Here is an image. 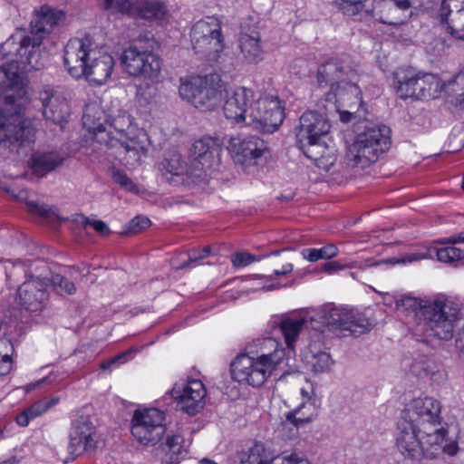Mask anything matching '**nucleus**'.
<instances>
[{"instance_id":"obj_1","label":"nucleus","mask_w":464,"mask_h":464,"mask_svg":"<svg viewBox=\"0 0 464 464\" xmlns=\"http://www.w3.org/2000/svg\"><path fill=\"white\" fill-rule=\"evenodd\" d=\"M65 19L63 10L43 5L34 11L30 30L18 29L1 44L0 53L19 58L24 69L40 70L46 62V55L41 50L42 43Z\"/></svg>"},{"instance_id":"obj_2","label":"nucleus","mask_w":464,"mask_h":464,"mask_svg":"<svg viewBox=\"0 0 464 464\" xmlns=\"http://www.w3.org/2000/svg\"><path fill=\"white\" fill-rule=\"evenodd\" d=\"M285 352L274 338L257 339L247 353L236 357L231 364L232 378L252 387H261L282 371Z\"/></svg>"},{"instance_id":"obj_3","label":"nucleus","mask_w":464,"mask_h":464,"mask_svg":"<svg viewBox=\"0 0 464 464\" xmlns=\"http://www.w3.org/2000/svg\"><path fill=\"white\" fill-rule=\"evenodd\" d=\"M99 53V44L90 34L71 39L63 53V62L70 75L76 79L84 77L90 83L105 84L111 74L114 62L107 53L97 57Z\"/></svg>"},{"instance_id":"obj_4","label":"nucleus","mask_w":464,"mask_h":464,"mask_svg":"<svg viewBox=\"0 0 464 464\" xmlns=\"http://www.w3.org/2000/svg\"><path fill=\"white\" fill-rule=\"evenodd\" d=\"M401 302L403 306L411 307L414 311L419 310L416 313L421 317L419 326L424 331L426 337H436L440 340L452 338L460 312L459 304L444 295L425 302L405 296Z\"/></svg>"},{"instance_id":"obj_5","label":"nucleus","mask_w":464,"mask_h":464,"mask_svg":"<svg viewBox=\"0 0 464 464\" xmlns=\"http://www.w3.org/2000/svg\"><path fill=\"white\" fill-rule=\"evenodd\" d=\"M106 121L121 135L120 138L109 137L106 147L115 149L116 158L128 169L140 166L150 146L145 130L134 125L132 117L126 111H120L117 116L111 115Z\"/></svg>"},{"instance_id":"obj_6","label":"nucleus","mask_w":464,"mask_h":464,"mask_svg":"<svg viewBox=\"0 0 464 464\" xmlns=\"http://www.w3.org/2000/svg\"><path fill=\"white\" fill-rule=\"evenodd\" d=\"M1 90L0 142H30L34 136V130L23 117V112L29 104L27 89Z\"/></svg>"},{"instance_id":"obj_7","label":"nucleus","mask_w":464,"mask_h":464,"mask_svg":"<svg viewBox=\"0 0 464 464\" xmlns=\"http://www.w3.org/2000/svg\"><path fill=\"white\" fill-rule=\"evenodd\" d=\"M158 43L152 36H140L121 56L126 72L134 77L155 79L161 69L160 57L154 53Z\"/></svg>"},{"instance_id":"obj_8","label":"nucleus","mask_w":464,"mask_h":464,"mask_svg":"<svg viewBox=\"0 0 464 464\" xmlns=\"http://www.w3.org/2000/svg\"><path fill=\"white\" fill-rule=\"evenodd\" d=\"M441 405L432 397L415 398L408 403L402 412L401 420L411 422L423 434L425 440L433 445L441 440L440 434Z\"/></svg>"},{"instance_id":"obj_9","label":"nucleus","mask_w":464,"mask_h":464,"mask_svg":"<svg viewBox=\"0 0 464 464\" xmlns=\"http://www.w3.org/2000/svg\"><path fill=\"white\" fill-rule=\"evenodd\" d=\"M390 133V129L385 125L366 129L349 147L348 160L362 168L375 162L381 154L389 150Z\"/></svg>"},{"instance_id":"obj_10","label":"nucleus","mask_w":464,"mask_h":464,"mask_svg":"<svg viewBox=\"0 0 464 464\" xmlns=\"http://www.w3.org/2000/svg\"><path fill=\"white\" fill-rule=\"evenodd\" d=\"M285 102L277 95H265L262 89H258V95L248 111L246 126L262 133H274L285 120Z\"/></svg>"},{"instance_id":"obj_11","label":"nucleus","mask_w":464,"mask_h":464,"mask_svg":"<svg viewBox=\"0 0 464 464\" xmlns=\"http://www.w3.org/2000/svg\"><path fill=\"white\" fill-rule=\"evenodd\" d=\"M190 38L195 53L210 62L217 61L225 47L221 24L215 17L198 21L191 28Z\"/></svg>"},{"instance_id":"obj_12","label":"nucleus","mask_w":464,"mask_h":464,"mask_svg":"<svg viewBox=\"0 0 464 464\" xmlns=\"http://www.w3.org/2000/svg\"><path fill=\"white\" fill-rule=\"evenodd\" d=\"M166 414L158 408L138 409L131 418V434L141 445L152 447L166 433Z\"/></svg>"},{"instance_id":"obj_13","label":"nucleus","mask_w":464,"mask_h":464,"mask_svg":"<svg viewBox=\"0 0 464 464\" xmlns=\"http://www.w3.org/2000/svg\"><path fill=\"white\" fill-rule=\"evenodd\" d=\"M224 102V115L231 124L238 127L246 126L251 103L258 95V89H221Z\"/></svg>"},{"instance_id":"obj_14","label":"nucleus","mask_w":464,"mask_h":464,"mask_svg":"<svg viewBox=\"0 0 464 464\" xmlns=\"http://www.w3.org/2000/svg\"><path fill=\"white\" fill-rule=\"evenodd\" d=\"M171 394L180 411L195 415L205 406L207 389L202 381L188 379L176 382Z\"/></svg>"},{"instance_id":"obj_15","label":"nucleus","mask_w":464,"mask_h":464,"mask_svg":"<svg viewBox=\"0 0 464 464\" xmlns=\"http://www.w3.org/2000/svg\"><path fill=\"white\" fill-rule=\"evenodd\" d=\"M99 440L97 428L90 416L81 415L72 420L68 443V451L71 455L79 456L93 450Z\"/></svg>"},{"instance_id":"obj_16","label":"nucleus","mask_w":464,"mask_h":464,"mask_svg":"<svg viewBox=\"0 0 464 464\" xmlns=\"http://www.w3.org/2000/svg\"><path fill=\"white\" fill-rule=\"evenodd\" d=\"M228 150L234 161L241 165L256 164L269 152L266 141L256 135L231 138Z\"/></svg>"},{"instance_id":"obj_17","label":"nucleus","mask_w":464,"mask_h":464,"mask_svg":"<svg viewBox=\"0 0 464 464\" xmlns=\"http://www.w3.org/2000/svg\"><path fill=\"white\" fill-rule=\"evenodd\" d=\"M327 104L324 105L326 111L335 110L340 115V121L344 123L352 121L353 119H361L364 114L363 102L359 94H353L346 92V89H335L328 92L326 96Z\"/></svg>"},{"instance_id":"obj_18","label":"nucleus","mask_w":464,"mask_h":464,"mask_svg":"<svg viewBox=\"0 0 464 464\" xmlns=\"http://www.w3.org/2000/svg\"><path fill=\"white\" fill-rule=\"evenodd\" d=\"M105 8L141 19H161L166 14L164 3L159 0H104Z\"/></svg>"},{"instance_id":"obj_19","label":"nucleus","mask_w":464,"mask_h":464,"mask_svg":"<svg viewBox=\"0 0 464 464\" xmlns=\"http://www.w3.org/2000/svg\"><path fill=\"white\" fill-rule=\"evenodd\" d=\"M42 276H29L18 288L20 304L28 311H41L48 300L49 278Z\"/></svg>"},{"instance_id":"obj_20","label":"nucleus","mask_w":464,"mask_h":464,"mask_svg":"<svg viewBox=\"0 0 464 464\" xmlns=\"http://www.w3.org/2000/svg\"><path fill=\"white\" fill-rule=\"evenodd\" d=\"M396 447L402 456L411 459L426 458L427 444L423 434L411 422L400 420L396 436Z\"/></svg>"},{"instance_id":"obj_21","label":"nucleus","mask_w":464,"mask_h":464,"mask_svg":"<svg viewBox=\"0 0 464 464\" xmlns=\"http://www.w3.org/2000/svg\"><path fill=\"white\" fill-rule=\"evenodd\" d=\"M317 82L319 85L329 87H344L352 85L357 87L356 73L343 62L333 59L319 66L317 70Z\"/></svg>"},{"instance_id":"obj_22","label":"nucleus","mask_w":464,"mask_h":464,"mask_svg":"<svg viewBox=\"0 0 464 464\" xmlns=\"http://www.w3.org/2000/svg\"><path fill=\"white\" fill-rule=\"evenodd\" d=\"M329 130L330 124L324 113L314 111H305L300 117L296 134L297 142L300 146L319 141Z\"/></svg>"},{"instance_id":"obj_23","label":"nucleus","mask_w":464,"mask_h":464,"mask_svg":"<svg viewBox=\"0 0 464 464\" xmlns=\"http://www.w3.org/2000/svg\"><path fill=\"white\" fill-rule=\"evenodd\" d=\"M191 152L202 169H209L221 161L222 143L218 138L205 136L193 143Z\"/></svg>"},{"instance_id":"obj_24","label":"nucleus","mask_w":464,"mask_h":464,"mask_svg":"<svg viewBox=\"0 0 464 464\" xmlns=\"http://www.w3.org/2000/svg\"><path fill=\"white\" fill-rule=\"evenodd\" d=\"M410 0H381L379 3V22L398 26L405 24L411 16Z\"/></svg>"},{"instance_id":"obj_25","label":"nucleus","mask_w":464,"mask_h":464,"mask_svg":"<svg viewBox=\"0 0 464 464\" xmlns=\"http://www.w3.org/2000/svg\"><path fill=\"white\" fill-rule=\"evenodd\" d=\"M183 101L203 111H213L222 102L221 89H179Z\"/></svg>"},{"instance_id":"obj_26","label":"nucleus","mask_w":464,"mask_h":464,"mask_svg":"<svg viewBox=\"0 0 464 464\" xmlns=\"http://www.w3.org/2000/svg\"><path fill=\"white\" fill-rule=\"evenodd\" d=\"M304 155L314 162L321 169L328 171L336 162L337 154L334 145H328L321 140L316 142H309L307 145H300Z\"/></svg>"},{"instance_id":"obj_27","label":"nucleus","mask_w":464,"mask_h":464,"mask_svg":"<svg viewBox=\"0 0 464 464\" xmlns=\"http://www.w3.org/2000/svg\"><path fill=\"white\" fill-rule=\"evenodd\" d=\"M2 56L9 62L0 66V87H26L28 81L25 71L28 69H24L19 58Z\"/></svg>"},{"instance_id":"obj_28","label":"nucleus","mask_w":464,"mask_h":464,"mask_svg":"<svg viewBox=\"0 0 464 464\" xmlns=\"http://www.w3.org/2000/svg\"><path fill=\"white\" fill-rule=\"evenodd\" d=\"M40 96L43 114L46 120L58 124L67 121L71 113V109L65 99L57 98L53 102L50 97V90L46 89L40 93Z\"/></svg>"},{"instance_id":"obj_29","label":"nucleus","mask_w":464,"mask_h":464,"mask_svg":"<svg viewBox=\"0 0 464 464\" xmlns=\"http://www.w3.org/2000/svg\"><path fill=\"white\" fill-rule=\"evenodd\" d=\"M393 75L399 87L402 85H435L436 87H443V85H440V81L437 75L420 72L411 66L399 68L394 72Z\"/></svg>"},{"instance_id":"obj_30","label":"nucleus","mask_w":464,"mask_h":464,"mask_svg":"<svg viewBox=\"0 0 464 464\" xmlns=\"http://www.w3.org/2000/svg\"><path fill=\"white\" fill-rule=\"evenodd\" d=\"M343 314L340 316V324H336L335 330L347 331L352 334H362L371 328L369 319L358 310L343 306Z\"/></svg>"},{"instance_id":"obj_31","label":"nucleus","mask_w":464,"mask_h":464,"mask_svg":"<svg viewBox=\"0 0 464 464\" xmlns=\"http://www.w3.org/2000/svg\"><path fill=\"white\" fill-rule=\"evenodd\" d=\"M239 48L244 58L249 63H257L262 59L263 49L260 44V34L241 33L238 37Z\"/></svg>"},{"instance_id":"obj_32","label":"nucleus","mask_w":464,"mask_h":464,"mask_svg":"<svg viewBox=\"0 0 464 464\" xmlns=\"http://www.w3.org/2000/svg\"><path fill=\"white\" fill-rule=\"evenodd\" d=\"M318 415L316 401H302L294 411L285 414V419L296 428L303 427Z\"/></svg>"},{"instance_id":"obj_33","label":"nucleus","mask_w":464,"mask_h":464,"mask_svg":"<svg viewBox=\"0 0 464 464\" xmlns=\"http://www.w3.org/2000/svg\"><path fill=\"white\" fill-rule=\"evenodd\" d=\"M222 83L220 74L213 70L190 73L180 78L181 87H221Z\"/></svg>"},{"instance_id":"obj_34","label":"nucleus","mask_w":464,"mask_h":464,"mask_svg":"<svg viewBox=\"0 0 464 464\" xmlns=\"http://www.w3.org/2000/svg\"><path fill=\"white\" fill-rule=\"evenodd\" d=\"M104 112L97 102H91L85 106L82 115V125L90 132L97 134L105 130Z\"/></svg>"},{"instance_id":"obj_35","label":"nucleus","mask_w":464,"mask_h":464,"mask_svg":"<svg viewBox=\"0 0 464 464\" xmlns=\"http://www.w3.org/2000/svg\"><path fill=\"white\" fill-rule=\"evenodd\" d=\"M58 402V397L43 399L34 402L16 416L17 424L21 427H26L32 420L41 416Z\"/></svg>"},{"instance_id":"obj_36","label":"nucleus","mask_w":464,"mask_h":464,"mask_svg":"<svg viewBox=\"0 0 464 464\" xmlns=\"http://www.w3.org/2000/svg\"><path fill=\"white\" fill-rule=\"evenodd\" d=\"M63 162V158L56 151L36 154L32 158V169L40 175L44 176L54 170Z\"/></svg>"},{"instance_id":"obj_37","label":"nucleus","mask_w":464,"mask_h":464,"mask_svg":"<svg viewBox=\"0 0 464 464\" xmlns=\"http://www.w3.org/2000/svg\"><path fill=\"white\" fill-rule=\"evenodd\" d=\"M446 430L441 428L440 430V434L442 436L441 440L436 441L437 443L433 445L432 442L429 441V438L425 440V443L427 444L426 449V458L430 459H434L439 458L442 453L447 454L448 456H455L459 451V447L456 441H446Z\"/></svg>"},{"instance_id":"obj_38","label":"nucleus","mask_w":464,"mask_h":464,"mask_svg":"<svg viewBox=\"0 0 464 464\" xmlns=\"http://www.w3.org/2000/svg\"><path fill=\"white\" fill-rule=\"evenodd\" d=\"M305 323L304 317H285L280 322V330L289 349H294L295 343Z\"/></svg>"},{"instance_id":"obj_39","label":"nucleus","mask_w":464,"mask_h":464,"mask_svg":"<svg viewBox=\"0 0 464 464\" xmlns=\"http://www.w3.org/2000/svg\"><path fill=\"white\" fill-rule=\"evenodd\" d=\"M342 313L343 306H336L334 304H328L318 310L317 316L324 325L335 330L336 324H340V316L343 314Z\"/></svg>"},{"instance_id":"obj_40","label":"nucleus","mask_w":464,"mask_h":464,"mask_svg":"<svg viewBox=\"0 0 464 464\" xmlns=\"http://www.w3.org/2000/svg\"><path fill=\"white\" fill-rule=\"evenodd\" d=\"M338 248L334 244H328L321 248H305L302 251V256L309 262H316L320 259H330L336 256Z\"/></svg>"},{"instance_id":"obj_41","label":"nucleus","mask_w":464,"mask_h":464,"mask_svg":"<svg viewBox=\"0 0 464 464\" xmlns=\"http://www.w3.org/2000/svg\"><path fill=\"white\" fill-rule=\"evenodd\" d=\"M271 456L264 444L256 443L248 450L240 464H269Z\"/></svg>"},{"instance_id":"obj_42","label":"nucleus","mask_w":464,"mask_h":464,"mask_svg":"<svg viewBox=\"0 0 464 464\" xmlns=\"http://www.w3.org/2000/svg\"><path fill=\"white\" fill-rule=\"evenodd\" d=\"M182 442L183 439L180 435H171L167 437L165 444L162 445V450L169 455V460H166V463L169 462L170 464H178L179 455L183 451Z\"/></svg>"},{"instance_id":"obj_43","label":"nucleus","mask_w":464,"mask_h":464,"mask_svg":"<svg viewBox=\"0 0 464 464\" xmlns=\"http://www.w3.org/2000/svg\"><path fill=\"white\" fill-rule=\"evenodd\" d=\"M179 154H171L169 158H165L160 164L159 169L163 176L171 175L179 176L183 173L184 164Z\"/></svg>"},{"instance_id":"obj_44","label":"nucleus","mask_w":464,"mask_h":464,"mask_svg":"<svg viewBox=\"0 0 464 464\" xmlns=\"http://www.w3.org/2000/svg\"><path fill=\"white\" fill-rule=\"evenodd\" d=\"M308 363L313 372L320 373L329 371L334 364V361L329 353L321 352L313 354Z\"/></svg>"},{"instance_id":"obj_45","label":"nucleus","mask_w":464,"mask_h":464,"mask_svg":"<svg viewBox=\"0 0 464 464\" xmlns=\"http://www.w3.org/2000/svg\"><path fill=\"white\" fill-rule=\"evenodd\" d=\"M429 257V254L426 250H419L416 252H411L408 254H404L399 257H391L386 260H383L382 262L385 264H389L391 266H396V265H410L423 259H426Z\"/></svg>"},{"instance_id":"obj_46","label":"nucleus","mask_w":464,"mask_h":464,"mask_svg":"<svg viewBox=\"0 0 464 464\" xmlns=\"http://www.w3.org/2000/svg\"><path fill=\"white\" fill-rule=\"evenodd\" d=\"M211 255V248L206 246L201 249H192L188 253V259L183 263L177 265V269L192 268L198 265L199 260Z\"/></svg>"},{"instance_id":"obj_47","label":"nucleus","mask_w":464,"mask_h":464,"mask_svg":"<svg viewBox=\"0 0 464 464\" xmlns=\"http://www.w3.org/2000/svg\"><path fill=\"white\" fill-rule=\"evenodd\" d=\"M49 285H52L61 295H73L76 292L74 284L59 274L52 276L51 279H49Z\"/></svg>"},{"instance_id":"obj_48","label":"nucleus","mask_w":464,"mask_h":464,"mask_svg":"<svg viewBox=\"0 0 464 464\" xmlns=\"http://www.w3.org/2000/svg\"><path fill=\"white\" fill-rule=\"evenodd\" d=\"M448 28L454 38L464 41V8L453 14Z\"/></svg>"},{"instance_id":"obj_49","label":"nucleus","mask_w":464,"mask_h":464,"mask_svg":"<svg viewBox=\"0 0 464 464\" xmlns=\"http://www.w3.org/2000/svg\"><path fill=\"white\" fill-rule=\"evenodd\" d=\"M111 178L112 180L118 184L122 189L132 192V193H138L139 188L137 185L132 181L130 178L127 176V174L118 169H111Z\"/></svg>"},{"instance_id":"obj_50","label":"nucleus","mask_w":464,"mask_h":464,"mask_svg":"<svg viewBox=\"0 0 464 464\" xmlns=\"http://www.w3.org/2000/svg\"><path fill=\"white\" fill-rule=\"evenodd\" d=\"M411 372L416 376H424L428 374H431V379L433 381H444L446 379V372L444 371H437L435 372H430L429 369V365L426 362H414L411 366Z\"/></svg>"},{"instance_id":"obj_51","label":"nucleus","mask_w":464,"mask_h":464,"mask_svg":"<svg viewBox=\"0 0 464 464\" xmlns=\"http://www.w3.org/2000/svg\"><path fill=\"white\" fill-rule=\"evenodd\" d=\"M436 256L440 262L453 264L461 260L462 251L455 246H445L437 249Z\"/></svg>"},{"instance_id":"obj_52","label":"nucleus","mask_w":464,"mask_h":464,"mask_svg":"<svg viewBox=\"0 0 464 464\" xmlns=\"http://www.w3.org/2000/svg\"><path fill=\"white\" fill-rule=\"evenodd\" d=\"M17 198L21 200H26L27 208L33 214H37L44 218L49 217L51 214H54V210L47 205H39L33 200H27L26 191H21Z\"/></svg>"},{"instance_id":"obj_53","label":"nucleus","mask_w":464,"mask_h":464,"mask_svg":"<svg viewBox=\"0 0 464 464\" xmlns=\"http://www.w3.org/2000/svg\"><path fill=\"white\" fill-rule=\"evenodd\" d=\"M74 220L77 223L83 225L84 227H92L93 229L102 237H106L111 234V229L109 228L108 225L102 220L90 219L83 215H77Z\"/></svg>"},{"instance_id":"obj_54","label":"nucleus","mask_w":464,"mask_h":464,"mask_svg":"<svg viewBox=\"0 0 464 464\" xmlns=\"http://www.w3.org/2000/svg\"><path fill=\"white\" fill-rule=\"evenodd\" d=\"M464 9V0H443L440 8L441 22H448L450 14Z\"/></svg>"},{"instance_id":"obj_55","label":"nucleus","mask_w":464,"mask_h":464,"mask_svg":"<svg viewBox=\"0 0 464 464\" xmlns=\"http://www.w3.org/2000/svg\"><path fill=\"white\" fill-rule=\"evenodd\" d=\"M365 1L366 0H339L337 5L343 10V14L354 15L362 10Z\"/></svg>"},{"instance_id":"obj_56","label":"nucleus","mask_w":464,"mask_h":464,"mask_svg":"<svg viewBox=\"0 0 464 464\" xmlns=\"http://www.w3.org/2000/svg\"><path fill=\"white\" fill-rule=\"evenodd\" d=\"M133 353V350H128L121 353H119L118 355L109 359L108 361L103 362L101 364V368L103 370H107L113 365L119 366L121 364H123L132 358Z\"/></svg>"},{"instance_id":"obj_57","label":"nucleus","mask_w":464,"mask_h":464,"mask_svg":"<svg viewBox=\"0 0 464 464\" xmlns=\"http://www.w3.org/2000/svg\"><path fill=\"white\" fill-rule=\"evenodd\" d=\"M150 224L151 222L148 218L137 216L130 220L129 224V230L133 234H137L142 229L149 227Z\"/></svg>"},{"instance_id":"obj_58","label":"nucleus","mask_w":464,"mask_h":464,"mask_svg":"<svg viewBox=\"0 0 464 464\" xmlns=\"http://www.w3.org/2000/svg\"><path fill=\"white\" fill-rule=\"evenodd\" d=\"M256 260V256L248 253H237L232 257L235 266H246Z\"/></svg>"},{"instance_id":"obj_59","label":"nucleus","mask_w":464,"mask_h":464,"mask_svg":"<svg viewBox=\"0 0 464 464\" xmlns=\"http://www.w3.org/2000/svg\"><path fill=\"white\" fill-rule=\"evenodd\" d=\"M269 464H309L308 462H301L298 457L295 454L289 456H277L271 457Z\"/></svg>"},{"instance_id":"obj_60","label":"nucleus","mask_w":464,"mask_h":464,"mask_svg":"<svg viewBox=\"0 0 464 464\" xmlns=\"http://www.w3.org/2000/svg\"><path fill=\"white\" fill-rule=\"evenodd\" d=\"M346 267H351V266H347V265H344V264H342L341 262L339 261H331V262H327V263H324L322 267H321V271L322 272H324V273H327L329 275H332L337 271H340V270H343Z\"/></svg>"},{"instance_id":"obj_61","label":"nucleus","mask_w":464,"mask_h":464,"mask_svg":"<svg viewBox=\"0 0 464 464\" xmlns=\"http://www.w3.org/2000/svg\"><path fill=\"white\" fill-rule=\"evenodd\" d=\"M462 92L456 95H450L449 102L455 107L464 110V89H460Z\"/></svg>"},{"instance_id":"obj_62","label":"nucleus","mask_w":464,"mask_h":464,"mask_svg":"<svg viewBox=\"0 0 464 464\" xmlns=\"http://www.w3.org/2000/svg\"><path fill=\"white\" fill-rule=\"evenodd\" d=\"M441 244H450V245H455V244H462L464 243V231L459 232V234L452 235L449 237H445L440 241Z\"/></svg>"},{"instance_id":"obj_63","label":"nucleus","mask_w":464,"mask_h":464,"mask_svg":"<svg viewBox=\"0 0 464 464\" xmlns=\"http://www.w3.org/2000/svg\"><path fill=\"white\" fill-rule=\"evenodd\" d=\"M300 393H301L303 401H316L317 402V400L314 398V389L312 386H309L307 388H304V387L301 388Z\"/></svg>"},{"instance_id":"obj_64","label":"nucleus","mask_w":464,"mask_h":464,"mask_svg":"<svg viewBox=\"0 0 464 464\" xmlns=\"http://www.w3.org/2000/svg\"><path fill=\"white\" fill-rule=\"evenodd\" d=\"M11 370V359L9 355H5L0 361V376L6 375Z\"/></svg>"}]
</instances>
